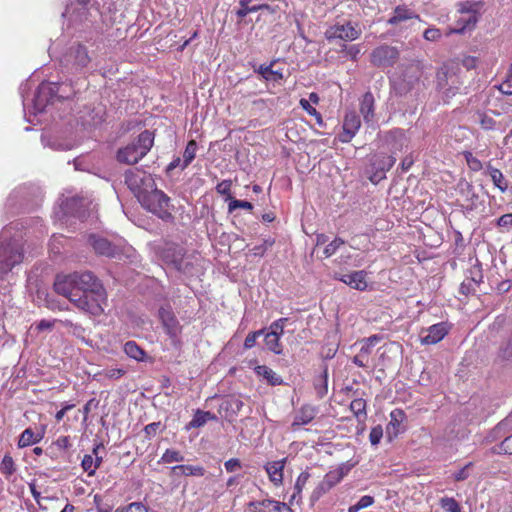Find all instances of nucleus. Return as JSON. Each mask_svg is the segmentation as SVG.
<instances>
[{
	"mask_svg": "<svg viewBox=\"0 0 512 512\" xmlns=\"http://www.w3.org/2000/svg\"><path fill=\"white\" fill-rule=\"evenodd\" d=\"M380 337L372 335L364 340L359 352L353 357V363L358 367L367 368L370 363V355L374 346L379 342Z\"/></svg>",
	"mask_w": 512,
	"mask_h": 512,
	"instance_id": "aec40b11",
	"label": "nucleus"
},
{
	"mask_svg": "<svg viewBox=\"0 0 512 512\" xmlns=\"http://www.w3.org/2000/svg\"><path fill=\"white\" fill-rule=\"evenodd\" d=\"M383 437V429L380 425L373 427L369 434V440L372 445H377L380 443Z\"/></svg>",
	"mask_w": 512,
	"mask_h": 512,
	"instance_id": "5fc2aeb1",
	"label": "nucleus"
},
{
	"mask_svg": "<svg viewBox=\"0 0 512 512\" xmlns=\"http://www.w3.org/2000/svg\"><path fill=\"white\" fill-rule=\"evenodd\" d=\"M318 409L310 404H305L301 406L294 415V420L292 422V428L295 430L296 428L309 424L317 415Z\"/></svg>",
	"mask_w": 512,
	"mask_h": 512,
	"instance_id": "b1692460",
	"label": "nucleus"
},
{
	"mask_svg": "<svg viewBox=\"0 0 512 512\" xmlns=\"http://www.w3.org/2000/svg\"><path fill=\"white\" fill-rule=\"evenodd\" d=\"M89 243L97 254L103 256L115 257L118 252L117 246L101 236L90 235Z\"/></svg>",
	"mask_w": 512,
	"mask_h": 512,
	"instance_id": "4be33fe9",
	"label": "nucleus"
},
{
	"mask_svg": "<svg viewBox=\"0 0 512 512\" xmlns=\"http://www.w3.org/2000/svg\"><path fill=\"white\" fill-rule=\"evenodd\" d=\"M21 94L23 98L25 118L29 123L34 124L32 116L36 117L38 114L44 112L49 104H53L57 100L69 99L74 94V90L69 84L42 82L31 101L24 96L23 87H21Z\"/></svg>",
	"mask_w": 512,
	"mask_h": 512,
	"instance_id": "f03ea898",
	"label": "nucleus"
},
{
	"mask_svg": "<svg viewBox=\"0 0 512 512\" xmlns=\"http://www.w3.org/2000/svg\"><path fill=\"white\" fill-rule=\"evenodd\" d=\"M479 123L483 129L490 130L495 126V121L491 116L486 114H478Z\"/></svg>",
	"mask_w": 512,
	"mask_h": 512,
	"instance_id": "bf43d9fd",
	"label": "nucleus"
},
{
	"mask_svg": "<svg viewBox=\"0 0 512 512\" xmlns=\"http://www.w3.org/2000/svg\"><path fill=\"white\" fill-rule=\"evenodd\" d=\"M125 183L139 202L156 186L152 175L139 169L128 170Z\"/></svg>",
	"mask_w": 512,
	"mask_h": 512,
	"instance_id": "6e6552de",
	"label": "nucleus"
},
{
	"mask_svg": "<svg viewBox=\"0 0 512 512\" xmlns=\"http://www.w3.org/2000/svg\"><path fill=\"white\" fill-rule=\"evenodd\" d=\"M226 405V409H230L234 414H237L241 411L244 404L240 398L232 397L226 402Z\"/></svg>",
	"mask_w": 512,
	"mask_h": 512,
	"instance_id": "4d7b16f0",
	"label": "nucleus"
},
{
	"mask_svg": "<svg viewBox=\"0 0 512 512\" xmlns=\"http://www.w3.org/2000/svg\"><path fill=\"white\" fill-rule=\"evenodd\" d=\"M125 371L121 368H111L104 371V375L110 379H119L124 375Z\"/></svg>",
	"mask_w": 512,
	"mask_h": 512,
	"instance_id": "0e129e2a",
	"label": "nucleus"
},
{
	"mask_svg": "<svg viewBox=\"0 0 512 512\" xmlns=\"http://www.w3.org/2000/svg\"><path fill=\"white\" fill-rule=\"evenodd\" d=\"M404 412L401 409H394L390 413V422L387 427L388 433H390V429L393 428L394 434L396 435L398 433V428L401 424V422L404 419Z\"/></svg>",
	"mask_w": 512,
	"mask_h": 512,
	"instance_id": "4c0bfd02",
	"label": "nucleus"
},
{
	"mask_svg": "<svg viewBox=\"0 0 512 512\" xmlns=\"http://www.w3.org/2000/svg\"><path fill=\"white\" fill-rule=\"evenodd\" d=\"M252 2V0H240L239 1V9L236 10V16L239 20H242L244 17H246L249 13L257 12L260 10H267L270 13L275 12V8L267 5V4H259V5H253L250 6L249 4Z\"/></svg>",
	"mask_w": 512,
	"mask_h": 512,
	"instance_id": "cd10ccee",
	"label": "nucleus"
},
{
	"mask_svg": "<svg viewBox=\"0 0 512 512\" xmlns=\"http://www.w3.org/2000/svg\"><path fill=\"white\" fill-rule=\"evenodd\" d=\"M418 19V15L415 14L411 9L407 8L406 6H397L393 11V15L389 18L388 24L396 26L409 20Z\"/></svg>",
	"mask_w": 512,
	"mask_h": 512,
	"instance_id": "a878e982",
	"label": "nucleus"
},
{
	"mask_svg": "<svg viewBox=\"0 0 512 512\" xmlns=\"http://www.w3.org/2000/svg\"><path fill=\"white\" fill-rule=\"evenodd\" d=\"M496 453L499 454H512V435L507 436L501 444L495 449Z\"/></svg>",
	"mask_w": 512,
	"mask_h": 512,
	"instance_id": "3c124183",
	"label": "nucleus"
},
{
	"mask_svg": "<svg viewBox=\"0 0 512 512\" xmlns=\"http://www.w3.org/2000/svg\"><path fill=\"white\" fill-rule=\"evenodd\" d=\"M232 183L230 180H223L216 186V191L221 195L230 196Z\"/></svg>",
	"mask_w": 512,
	"mask_h": 512,
	"instance_id": "680f3d73",
	"label": "nucleus"
},
{
	"mask_svg": "<svg viewBox=\"0 0 512 512\" xmlns=\"http://www.w3.org/2000/svg\"><path fill=\"white\" fill-rule=\"evenodd\" d=\"M499 356L503 360L512 359V338L500 349Z\"/></svg>",
	"mask_w": 512,
	"mask_h": 512,
	"instance_id": "052dcab7",
	"label": "nucleus"
},
{
	"mask_svg": "<svg viewBox=\"0 0 512 512\" xmlns=\"http://www.w3.org/2000/svg\"><path fill=\"white\" fill-rule=\"evenodd\" d=\"M398 57L399 51L396 47L381 45L372 51L371 63L377 67H390L396 63Z\"/></svg>",
	"mask_w": 512,
	"mask_h": 512,
	"instance_id": "ddd939ff",
	"label": "nucleus"
},
{
	"mask_svg": "<svg viewBox=\"0 0 512 512\" xmlns=\"http://www.w3.org/2000/svg\"><path fill=\"white\" fill-rule=\"evenodd\" d=\"M159 317L162 325L169 335L173 343H176L181 334L182 327L170 309L161 308L159 310Z\"/></svg>",
	"mask_w": 512,
	"mask_h": 512,
	"instance_id": "dca6fc26",
	"label": "nucleus"
},
{
	"mask_svg": "<svg viewBox=\"0 0 512 512\" xmlns=\"http://www.w3.org/2000/svg\"><path fill=\"white\" fill-rule=\"evenodd\" d=\"M477 63H478V60L476 57H473V56H465L462 60V65L467 69V70H472V69H475L477 67Z\"/></svg>",
	"mask_w": 512,
	"mask_h": 512,
	"instance_id": "69168bd1",
	"label": "nucleus"
},
{
	"mask_svg": "<svg viewBox=\"0 0 512 512\" xmlns=\"http://www.w3.org/2000/svg\"><path fill=\"white\" fill-rule=\"evenodd\" d=\"M287 463V458L277 461L267 462L264 469L268 475L269 480L275 485L280 486L283 483L284 468Z\"/></svg>",
	"mask_w": 512,
	"mask_h": 512,
	"instance_id": "5701e85b",
	"label": "nucleus"
},
{
	"mask_svg": "<svg viewBox=\"0 0 512 512\" xmlns=\"http://www.w3.org/2000/svg\"><path fill=\"white\" fill-rule=\"evenodd\" d=\"M396 162V158L385 154H376L371 160L372 174L370 181L377 184L385 178V173L389 171Z\"/></svg>",
	"mask_w": 512,
	"mask_h": 512,
	"instance_id": "4468645a",
	"label": "nucleus"
},
{
	"mask_svg": "<svg viewBox=\"0 0 512 512\" xmlns=\"http://www.w3.org/2000/svg\"><path fill=\"white\" fill-rule=\"evenodd\" d=\"M472 464L469 463L467 464L466 466H464L462 469H460L459 471H457L455 474H454V479L456 481H463L465 479L468 478L469 476V473H468V468L471 466Z\"/></svg>",
	"mask_w": 512,
	"mask_h": 512,
	"instance_id": "338daca9",
	"label": "nucleus"
},
{
	"mask_svg": "<svg viewBox=\"0 0 512 512\" xmlns=\"http://www.w3.org/2000/svg\"><path fill=\"white\" fill-rule=\"evenodd\" d=\"M361 126L359 116L355 111H349L345 114L343 121V132L339 134V141L342 143L350 142L357 134Z\"/></svg>",
	"mask_w": 512,
	"mask_h": 512,
	"instance_id": "a211bd4d",
	"label": "nucleus"
},
{
	"mask_svg": "<svg viewBox=\"0 0 512 512\" xmlns=\"http://www.w3.org/2000/svg\"><path fill=\"white\" fill-rule=\"evenodd\" d=\"M465 160L467 162L468 167L473 171H480L483 168L482 162L471 152H465L464 154Z\"/></svg>",
	"mask_w": 512,
	"mask_h": 512,
	"instance_id": "09e8293b",
	"label": "nucleus"
},
{
	"mask_svg": "<svg viewBox=\"0 0 512 512\" xmlns=\"http://www.w3.org/2000/svg\"><path fill=\"white\" fill-rule=\"evenodd\" d=\"M264 335H265L264 340H265V344H266L267 348L277 355L282 354L283 348L280 343L281 337H279L275 334H271L269 332L265 333Z\"/></svg>",
	"mask_w": 512,
	"mask_h": 512,
	"instance_id": "f704fd0d",
	"label": "nucleus"
},
{
	"mask_svg": "<svg viewBox=\"0 0 512 512\" xmlns=\"http://www.w3.org/2000/svg\"><path fill=\"white\" fill-rule=\"evenodd\" d=\"M374 102V96L371 92H366L360 102V113L367 124L375 122Z\"/></svg>",
	"mask_w": 512,
	"mask_h": 512,
	"instance_id": "393cba45",
	"label": "nucleus"
},
{
	"mask_svg": "<svg viewBox=\"0 0 512 512\" xmlns=\"http://www.w3.org/2000/svg\"><path fill=\"white\" fill-rule=\"evenodd\" d=\"M498 226L500 227H510L512 226V213L502 215L498 221Z\"/></svg>",
	"mask_w": 512,
	"mask_h": 512,
	"instance_id": "774afa93",
	"label": "nucleus"
},
{
	"mask_svg": "<svg viewBox=\"0 0 512 512\" xmlns=\"http://www.w3.org/2000/svg\"><path fill=\"white\" fill-rule=\"evenodd\" d=\"M374 503V498L370 495H364L362 496L359 501L351 505L348 508V512H359L362 509L370 507Z\"/></svg>",
	"mask_w": 512,
	"mask_h": 512,
	"instance_id": "79ce46f5",
	"label": "nucleus"
},
{
	"mask_svg": "<svg viewBox=\"0 0 512 512\" xmlns=\"http://www.w3.org/2000/svg\"><path fill=\"white\" fill-rule=\"evenodd\" d=\"M448 333L445 323H437L430 326L427 330L422 331L421 343L424 345H432L440 342Z\"/></svg>",
	"mask_w": 512,
	"mask_h": 512,
	"instance_id": "412c9836",
	"label": "nucleus"
},
{
	"mask_svg": "<svg viewBox=\"0 0 512 512\" xmlns=\"http://www.w3.org/2000/svg\"><path fill=\"white\" fill-rule=\"evenodd\" d=\"M440 506L446 512H461L459 503L452 497L441 498Z\"/></svg>",
	"mask_w": 512,
	"mask_h": 512,
	"instance_id": "37998d69",
	"label": "nucleus"
},
{
	"mask_svg": "<svg viewBox=\"0 0 512 512\" xmlns=\"http://www.w3.org/2000/svg\"><path fill=\"white\" fill-rule=\"evenodd\" d=\"M254 370L258 376L263 377L272 386L280 385L283 382L281 376L266 365H258Z\"/></svg>",
	"mask_w": 512,
	"mask_h": 512,
	"instance_id": "c756f323",
	"label": "nucleus"
},
{
	"mask_svg": "<svg viewBox=\"0 0 512 512\" xmlns=\"http://www.w3.org/2000/svg\"><path fill=\"white\" fill-rule=\"evenodd\" d=\"M263 334H264V330H258V331L249 333L247 335V337L245 338L244 348L245 349L252 348L255 345L257 338Z\"/></svg>",
	"mask_w": 512,
	"mask_h": 512,
	"instance_id": "6e6d98bb",
	"label": "nucleus"
},
{
	"mask_svg": "<svg viewBox=\"0 0 512 512\" xmlns=\"http://www.w3.org/2000/svg\"><path fill=\"white\" fill-rule=\"evenodd\" d=\"M0 472L10 477L15 472L14 460L10 455H5L0 464Z\"/></svg>",
	"mask_w": 512,
	"mask_h": 512,
	"instance_id": "a19ab883",
	"label": "nucleus"
},
{
	"mask_svg": "<svg viewBox=\"0 0 512 512\" xmlns=\"http://www.w3.org/2000/svg\"><path fill=\"white\" fill-rule=\"evenodd\" d=\"M463 81L458 68L453 64H445L437 72V87L446 98L455 96L461 89Z\"/></svg>",
	"mask_w": 512,
	"mask_h": 512,
	"instance_id": "1a4fd4ad",
	"label": "nucleus"
},
{
	"mask_svg": "<svg viewBox=\"0 0 512 512\" xmlns=\"http://www.w3.org/2000/svg\"><path fill=\"white\" fill-rule=\"evenodd\" d=\"M423 37L427 41L435 42V41H438L442 37V32L440 29H438L436 27H430L424 31Z\"/></svg>",
	"mask_w": 512,
	"mask_h": 512,
	"instance_id": "603ef678",
	"label": "nucleus"
},
{
	"mask_svg": "<svg viewBox=\"0 0 512 512\" xmlns=\"http://www.w3.org/2000/svg\"><path fill=\"white\" fill-rule=\"evenodd\" d=\"M153 143V133L145 130L137 139L117 151V161L126 165L136 164L150 151Z\"/></svg>",
	"mask_w": 512,
	"mask_h": 512,
	"instance_id": "20e7f679",
	"label": "nucleus"
},
{
	"mask_svg": "<svg viewBox=\"0 0 512 512\" xmlns=\"http://www.w3.org/2000/svg\"><path fill=\"white\" fill-rule=\"evenodd\" d=\"M116 512H147V509L141 502H133L121 510L117 509Z\"/></svg>",
	"mask_w": 512,
	"mask_h": 512,
	"instance_id": "13d9d810",
	"label": "nucleus"
},
{
	"mask_svg": "<svg viewBox=\"0 0 512 512\" xmlns=\"http://www.w3.org/2000/svg\"><path fill=\"white\" fill-rule=\"evenodd\" d=\"M17 225L10 224L0 232V280L9 283L13 278V269L19 266L24 258L22 236L12 231Z\"/></svg>",
	"mask_w": 512,
	"mask_h": 512,
	"instance_id": "7ed1b4c3",
	"label": "nucleus"
},
{
	"mask_svg": "<svg viewBox=\"0 0 512 512\" xmlns=\"http://www.w3.org/2000/svg\"><path fill=\"white\" fill-rule=\"evenodd\" d=\"M44 147L53 151H68L78 145L76 138L68 130H49L41 136Z\"/></svg>",
	"mask_w": 512,
	"mask_h": 512,
	"instance_id": "9d476101",
	"label": "nucleus"
},
{
	"mask_svg": "<svg viewBox=\"0 0 512 512\" xmlns=\"http://www.w3.org/2000/svg\"><path fill=\"white\" fill-rule=\"evenodd\" d=\"M361 33L362 30L357 23L347 22L330 27L326 31V37L328 40L354 41L360 37Z\"/></svg>",
	"mask_w": 512,
	"mask_h": 512,
	"instance_id": "f8f14e48",
	"label": "nucleus"
},
{
	"mask_svg": "<svg viewBox=\"0 0 512 512\" xmlns=\"http://www.w3.org/2000/svg\"><path fill=\"white\" fill-rule=\"evenodd\" d=\"M143 208L157 215L162 220L172 219L170 198L156 186L140 202Z\"/></svg>",
	"mask_w": 512,
	"mask_h": 512,
	"instance_id": "423d86ee",
	"label": "nucleus"
},
{
	"mask_svg": "<svg viewBox=\"0 0 512 512\" xmlns=\"http://www.w3.org/2000/svg\"><path fill=\"white\" fill-rule=\"evenodd\" d=\"M257 72L267 81L278 82L283 79L282 72L274 70L272 65H260Z\"/></svg>",
	"mask_w": 512,
	"mask_h": 512,
	"instance_id": "473e14b6",
	"label": "nucleus"
},
{
	"mask_svg": "<svg viewBox=\"0 0 512 512\" xmlns=\"http://www.w3.org/2000/svg\"><path fill=\"white\" fill-rule=\"evenodd\" d=\"M485 173L490 176L494 186L497 187L501 192H505L507 190L508 182L499 169L493 167L491 164H487Z\"/></svg>",
	"mask_w": 512,
	"mask_h": 512,
	"instance_id": "c85d7f7f",
	"label": "nucleus"
},
{
	"mask_svg": "<svg viewBox=\"0 0 512 512\" xmlns=\"http://www.w3.org/2000/svg\"><path fill=\"white\" fill-rule=\"evenodd\" d=\"M481 3L479 2H465L459 5V17L456 21V26L450 28L446 35L462 34L465 31L474 29L479 18V11Z\"/></svg>",
	"mask_w": 512,
	"mask_h": 512,
	"instance_id": "0eeeda50",
	"label": "nucleus"
},
{
	"mask_svg": "<svg viewBox=\"0 0 512 512\" xmlns=\"http://www.w3.org/2000/svg\"><path fill=\"white\" fill-rule=\"evenodd\" d=\"M40 440V434H36L31 428H27L21 433L18 441V446L20 448L28 447L30 445L38 443Z\"/></svg>",
	"mask_w": 512,
	"mask_h": 512,
	"instance_id": "2f4dec72",
	"label": "nucleus"
},
{
	"mask_svg": "<svg viewBox=\"0 0 512 512\" xmlns=\"http://www.w3.org/2000/svg\"><path fill=\"white\" fill-rule=\"evenodd\" d=\"M510 75L499 85H495L494 88L498 89L502 94L512 95V64L510 66Z\"/></svg>",
	"mask_w": 512,
	"mask_h": 512,
	"instance_id": "de8ad7c7",
	"label": "nucleus"
},
{
	"mask_svg": "<svg viewBox=\"0 0 512 512\" xmlns=\"http://www.w3.org/2000/svg\"><path fill=\"white\" fill-rule=\"evenodd\" d=\"M343 477V468H337L335 470L329 471L312 492V500H318L322 495L337 485L343 479Z\"/></svg>",
	"mask_w": 512,
	"mask_h": 512,
	"instance_id": "2eb2a0df",
	"label": "nucleus"
},
{
	"mask_svg": "<svg viewBox=\"0 0 512 512\" xmlns=\"http://www.w3.org/2000/svg\"><path fill=\"white\" fill-rule=\"evenodd\" d=\"M197 151V143L194 140L188 142L182 159V170L187 168L189 164L194 160Z\"/></svg>",
	"mask_w": 512,
	"mask_h": 512,
	"instance_id": "e433bc0d",
	"label": "nucleus"
},
{
	"mask_svg": "<svg viewBox=\"0 0 512 512\" xmlns=\"http://www.w3.org/2000/svg\"><path fill=\"white\" fill-rule=\"evenodd\" d=\"M54 290L86 313L97 316L104 312L107 303L105 289L89 271L57 275Z\"/></svg>",
	"mask_w": 512,
	"mask_h": 512,
	"instance_id": "f257e3e1",
	"label": "nucleus"
},
{
	"mask_svg": "<svg viewBox=\"0 0 512 512\" xmlns=\"http://www.w3.org/2000/svg\"><path fill=\"white\" fill-rule=\"evenodd\" d=\"M81 466L85 472L88 473L89 476H93L96 472L95 462L93 460L92 454L84 455Z\"/></svg>",
	"mask_w": 512,
	"mask_h": 512,
	"instance_id": "49530a36",
	"label": "nucleus"
},
{
	"mask_svg": "<svg viewBox=\"0 0 512 512\" xmlns=\"http://www.w3.org/2000/svg\"><path fill=\"white\" fill-rule=\"evenodd\" d=\"M227 472L232 473L241 468V462L237 458H231L224 463Z\"/></svg>",
	"mask_w": 512,
	"mask_h": 512,
	"instance_id": "e2e57ef3",
	"label": "nucleus"
},
{
	"mask_svg": "<svg viewBox=\"0 0 512 512\" xmlns=\"http://www.w3.org/2000/svg\"><path fill=\"white\" fill-rule=\"evenodd\" d=\"M215 419V416L209 411H201L197 410L192 418V420L187 425V429L190 428H199L206 424L207 421Z\"/></svg>",
	"mask_w": 512,
	"mask_h": 512,
	"instance_id": "7c9ffc66",
	"label": "nucleus"
},
{
	"mask_svg": "<svg viewBox=\"0 0 512 512\" xmlns=\"http://www.w3.org/2000/svg\"><path fill=\"white\" fill-rule=\"evenodd\" d=\"M249 512H293L288 504L273 499L251 501L248 504Z\"/></svg>",
	"mask_w": 512,
	"mask_h": 512,
	"instance_id": "6ab92c4d",
	"label": "nucleus"
},
{
	"mask_svg": "<svg viewBox=\"0 0 512 512\" xmlns=\"http://www.w3.org/2000/svg\"><path fill=\"white\" fill-rule=\"evenodd\" d=\"M184 456L183 454L174 449H166L165 452L162 454L159 463H174V462H183Z\"/></svg>",
	"mask_w": 512,
	"mask_h": 512,
	"instance_id": "58836bf2",
	"label": "nucleus"
},
{
	"mask_svg": "<svg viewBox=\"0 0 512 512\" xmlns=\"http://www.w3.org/2000/svg\"><path fill=\"white\" fill-rule=\"evenodd\" d=\"M94 208L95 206L88 199L73 197L62 202L59 211H55L54 215L55 218L60 221H63L69 215L76 216L83 220L86 217V211H92Z\"/></svg>",
	"mask_w": 512,
	"mask_h": 512,
	"instance_id": "9b49d317",
	"label": "nucleus"
},
{
	"mask_svg": "<svg viewBox=\"0 0 512 512\" xmlns=\"http://www.w3.org/2000/svg\"><path fill=\"white\" fill-rule=\"evenodd\" d=\"M309 477H310V474L307 471H303L298 475L295 485H294V493L291 496L290 502L295 501L297 498H298L297 501H299L301 499L300 495H301L302 490L305 487L307 481L309 480Z\"/></svg>",
	"mask_w": 512,
	"mask_h": 512,
	"instance_id": "72a5a7b5",
	"label": "nucleus"
},
{
	"mask_svg": "<svg viewBox=\"0 0 512 512\" xmlns=\"http://www.w3.org/2000/svg\"><path fill=\"white\" fill-rule=\"evenodd\" d=\"M368 273L364 270L354 271L348 274L335 273L334 279L343 282L352 289L365 291L368 287Z\"/></svg>",
	"mask_w": 512,
	"mask_h": 512,
	"instance_id": "f3484780",
	"label": "nucleus"
},
{
	"mask_svg": "<svg viewBox=\"0 0 512 512\" xmlns=\"http://www.w3.org/2000/svg\"><path fill=\"white\" fill-rule=\"evenodd\" d=\"M287 321V318H280L276 321H274L270 326H269V333L271 334H275L279 337H281L284 333V326H285V323Z\"/></svg>",
	"mask_w": 512,
	"mask_h": 512,
	"instance_id": "8fccbe9b",
	"label": "nucleus"
},
{
	"mask_svg": "<svg viewBox=\"0 0 512 512\" xmlns=\"http://www.w3.org/2000/svg\"><path fill=\"white\" fill-rule=\"evenodd\" d=\"M92 57L86 45L79 41H73L62 55L60 62L67 69L81 71L88 67Z\"/></svg>",
	"mask_w": 512,
	"mask_h": 512,
	"instance_id": "39448f33",
	"label": "nucleus"
},
{
	"mask_svg": "<svg viewBox=\"0 0 512 512\" xmlns=\"http://www.w3.org/2000/svg\"><path fill=\"white\" fill-rule=\"evenodd\" d=\"M182 250L173 247V255L170 257L169 255H165L164 259L166 262L171 263L174 265V267L178 270L182 269Z\"/></svg>",
	"mask_w": 512,
	"mask_h": 512,
	"instance_id": "c03bdc74",
	"label": "nucleus"
},
{
	"mask_svg": "<svg viewBox=\"0 0 512 512\" xmlns=\"http://www.w3.org/2000/svg\"><path fill=\"white\" fill-rule=\"evenodd\" d=\"M205 468L200 465H176L171 467V475L175 477L194 476L202 477L205 475Z\"/></svg>",
	"mask_w": 512,
	"mask_h": 512,
	"instance_id": "bb28decb",
	"label": "nucleus"
},
{
	"mask_svg": "<svg viewBox=\"0 0 512 512\" xmlns=\"http://www.w3.org/2000/svg\"><path fill=\"white\" fill-rule=\"evenodd\" d=\"M350 409L359 420L366 418V402L364 399H354L350 404Z\"/></svg>",
	"mask_w": 512,
	"mask_h": 512,
	"instance_id": "ea45409f",
	"label": "nucleus"
},
{
	"mask_svg": "<svg viewBox=\"0 0 512 512\" xmlns=\"http://www.w3.org/2000/svg\"><path fill=\"white\" fill-rule=\"evenodd\" d=\"M344 244V240L337 237L335 238L333 241H331L330 243H328L324 250H323V254H324V257L325 258H329L331 257L332 255H334L336 253V251Z\"/></svg>",
	"mask_w": 512,
	"mask_h": 512,
	"instance_id": "a18cd8bd",
	"label": "nucleus"
},
{
	"mask_svg": "<svg viewBox=\"0 0 512 512\" xmlns=\"http://www.w3.org/2000/svg\"><path fill=\"white\" fill-rule=\"evenodd\" d=\"M124 352L128 357L137 361H141L144 358V351L134 341H128L124 345Z\"/></svg>",
	"mask_w": 512,
	"mask_h": 512,
	"instance_id": "c9c22d12",
	"label": "nucleus"
},
{
	"mask_svg": "<svg viewBox=\"0 0 512 512\" xmlns=\"http://www.w3.org/2000/svg\"><path fill=\"white\" fill-rule=\"evenodd\" d=\"M238 208H242V209H246V210H252L253 209V205L250 202H248V201L232 199L229 202V205H228L229 212H232V211H234V210H236Z\"/></svg>",
	"mask_w": 512,
	"mask_h": 512,
	"instance_id": "864d4df0",
	"label": "nucleus"
}]
</instances>
